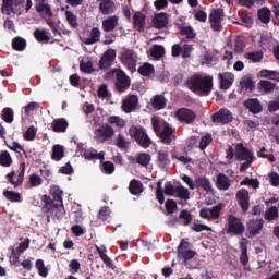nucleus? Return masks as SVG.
<instances>
[{"mask_svg":"<svg viewBox=\"0 0 279 279\" xmlns=\"http://www.w3.org/2000/svg\"><path fill=\"white\" fill-rule=\"evenodd\" d=\"M196 189H203L206 193H213V184L206 177H199L196 179Z\"/></svg>","mask_w":279,"mask_h":279,"instance_id":"nucleus-30","label":"nucleus"},{"mask_svg":"<svg viewBox=\"0 0 279 279\" xmlns=\"http://www.w3.org/2000/svg\"><path fill=\"white\" fill-rule=\"evenodd\" d=\"M51 128L57 133L66 132V128H69V121L64 118L54 119L51 123Z\"/></svg>","mask_w":279,"mask_h":279,"instance_id":"nucleus-26","label":"nucleus"},{"mask_svg":"<svg viewBox=\"0 0 279 279\" xmlns=\"http://www.w3.org/2000/svg\"><path fill=\"white\" fill-rule=\"evenodd\" d=\"M101 162V169L104 173H107L108 175L114 173V163L112 161H100Z\"/></svg>","mask_w":279,"mask_h":279,"instance_id":"nucleus-59","label":"nucleus"},{"mask_svg":"<svg viewBox=\"0 0 279 279\" xmlns=\"http://www.w3.org/2000/svg\"><path fill=\"white\" fill-rule=\"evenodd\" d=\"M83 158L85 160H100V162H104L106 160V151L98 153L95 148H88L84 151Z\"/></svg>","mask_w":279,"mask_h":279,"instance_id":"nucleus-20","label":"nucleus"},{"mask_svg":"<svg viewBox=\"0 0 279 279\" xmlns=\"http://www.w3.org/2000/svg\"><path fill=\"white\" fill-rule=\"evenodd\" d=\"M263 226H265V221L263 219H253L248 223V236L254 239V236H258L263 231Z\"/></svg>","mask_w":279,"mask_h":279,"instance_id":"nucleus-18","label":"nucleus"},{"mask_svg":"<svg viewBox=\"0 0 279 279\" xmlns=\"http://www.w3.org/2000/svg\"><path fill=\"white\" fill-rule=\"evenodd\" d=\"M117 77L116 86L118 90L123 93V90H126V88H130V77L123 72V70H113L111 71V74Z\"/></svg>","mask_w":279,"mask_h":279,"instance_id":"nucleus-13","label":"nucleus"},{"mask_svg":"<svg viewBox=\"0 0 279 279\" xmlns=\"http://www.w3.org/2000/svg\"><path fill=\"white\" fill-rule=\"evenodd\" d=\"M12 47L15 49V51H23L25 47H27V41L21 37H15L12 40Z\"/></svg>","mask_w":279,"mask_h":279,"instance_id":"nucleus-46","label":"nucleus"},{"mask_svg":"<svg viewBox=\"0 0 279 279\" xmlns=\"http://www.w3.org/2000/svg\"><path fill=\"white\" fill-rule=\"evenodd\" d=\"M129 134L132 138H135L136 143H138L141 147H144L145 149H147V147L151 145V140L149 138L143 126L132 125L129 129Z\"/></svg>","mask_w":279,"mask_h":279,"instance_id":"nucleus-6","label":"nucleus"},{"mask_svg":"<svg viewBox=\"0 0 279 279\" xmlns=\"http://www.w3.org/2000/svg\"><path fill=\"white\" fill-rule=\"evenodd\" d=\"M36 269L38 270L41 278H47V276H49V269L45 267V262L43 259H38L36 262Z\"/></svg>","mask_w":279,"mask_h":279,"instance_id":"nucleus-50","label":"nucleus"},{"mask_svg":"<svg viewBox=\"0 0 279 279\" xmlns=\"http://www.w3.org/2000/svg\"><path fill=\"white\" fill-rule=\"evenodd\" d=\"M235 158L240 162H243L240 167L241 173H243L246 169L252 167V162H254V153L250 150L243 143H239L235 145Z\"/></svg>","mask_w":279,"mask_h":279,"instance_id":"nucleus-4","label":"nucleus"},{"mask_svg":"<svg viewBox=\"0 0 279 279\" xmlns=\"http://www.w3.org/2000/svg\"><path fill=\"white\" fill-rule=\"evenodd\" d=\"M187 88L206 97L213 92V76L194 74L187 80Z\"/></svg>","mask_w":279,"mask_h":279,"instance_id":"nucleus-2","label":"nucleus"},{"mask_svg":"<svg viewBox=\"0 0 279 279\" xmlns=\"http://www.w3.org/2000/svg\"><path fill=\"white\" fill-rule=\"evenodd\" d=\"M35 8L36 11L43 16V19H51V16L53 15V13L51 12V8L47 3L36 4Z\"/></svg>","mask_w":279,"mask_h":279,"instance_id":"nucleus-36","label":"nucleus"},{"mask_svg":"<svg viewBox=\"0 0 279 279\" xmlns=\"http://www.w3.org/2000/svg\"><path fill=\"white\" fill-rule=\"evenodd\" d=\"M50 195L52 199L47 195L41 196V202L44 203L43 210L50 217H57L60 219V217L64 215V203L62 202V195H64V192L60 190V186L52 185L50 187Z\"/></svg>","mask_w":279,"mask_h":279,"instance_id":"nucleus-1","label":"nucleus"},{"mask_svg":"<svg viewBox=\"0 0 279 279\" xmlns=\"http://www.w3.org/2000/svg\"><path fill=\"white\" fill-rule=\"evenodd\" d=\"M166 106H167V99L165 98V96L156 95L153 98V108H155V110H162V108H165Z\"/></svg>","mask_w":279,"mask_h":279,"instance_id":"nucleus-40","label":"nucleus"},{"mask_svg":"<svg viewBox=\"0 0 279 279\" xmlns=\"http://www.w3.org/2000/svg\"><path fill=\"white\" fill-rule=\"evenodd\" d=\"M114 145L118 149H128L130 147V140H126L123 134H118L114 140Z\"/></svg>","mask_w":279,"mask_h":279,"instance_id":"nucleus-38","label":"nucleus"},{"mask_svg":"<svg viewBox=\"0 0 279 279\" xmlns=\"http://www.w3.org/2000/svg\"><path fill=\"white\" fill-rule=\"evenodd\" d=\"M117 58V52L112 49L107 50L100 59L99 68L100 69H110L112 66V62H114Z\"/></svg>","mask_w":279,"mask_h":279,"instance_id":"nucleus-19","label":"nucleus"},{"mask_svg":"<svg viewBox=\"0 0 279 279\" xmlns=\"http://www.w3.org/2000/svg\"><path fill=\"white\" fill-rule=\"evenodd\" d=\"M211 143H213V135L207 134L203 136L199 142V149L204 151V149H206V147H208V145H210Z\"/></svg>","mask_w":279,"mask_h":279,"instance_id":"nucleus-63","label":"nucleus"},{"mask_svg":"<svg viewBox=\"0 0 279 279\" xmlns=\"http://www.w3.org/2000/svg\"><path fill=\"white\" fill-rule=\"evenodd\" d=\"M96 251L98 252L105 265H107V267H109L110 269H114V264H112V259H110L106 254V246H96Z\"/></svg>","mask_w":279,"mask_h":279,"instance_id":"nucleus-35","label":"nucleus"},{"mask_svg":"<svg viewBox=\"0 0 279 279\" xmlns=\"http://www.w3.org/2000/svg\"><path fill=\"white\" fill-rule=\"evenodd\" d=\"M114 136V129L111 125H102L94 131V141L96 143H106Z\"/></svg>","mask_w":279,"mask_h":279,"instance_id":"nucleus-8","label":"nucleus"},{"mask_svg":"<svg viewBox=\"0 0 279 279\" xmlns=\"http://www.w3.org/2000/svg\"><path fill=\"white\" fill-rule=\"evenodd\" d=\"M120 60L131 73H134L136 71V64H138V54L131 49H122L120 52Z\"/></svg>","mask_w":279,"mask_h":279,"instance_id":"nucleus-7","label":"nucleus"},{"mask_svg":"<svg viewBox=\"0 0 279 279\" xmlns=\"http://www.w3.org/2000/svg\"><path fill=\"white\" fill-rule=\"evenodd\" d=\"M169 24V15L167 13H157L153 19V27L156 29H162Z\"/></svg>","mask_w":279,"mask_h":279,"instance_id":"nucleus-23","label":"nucleus"},{"mask_svg":"<svg viewBox=\"0 0 279 279\" xmlns=\"http://www.w3.org/2000/svg\"><path fill=\"white\" fill-rule=\"evenodd\" d=\"M80 69L83 73H93V61L88 58L83 59L80 63Z\"/></svg>","mask_w":279,"mask_h":279,"instance_id":"nucleus-47","label":"nucleus"},{"mask_svg":"<svg viewBox=\"0 0 279 279\" xmlns=\"http://www.w3.org/2000/svg\"><path fill=\"white\" fill-rule=\"evenodd\" d=\"M226 232L231 236H241L242 234H245V225H243L241 218L229 215Z\"/></svg>","mask_w":279,"mask_h":279,"instance_id":"nucleus-5","label":"nucleus"},{"mask_svg":"<svg viewBox=\"0 0 279 279\" xmlns=\"http://www.w3.org/2000/svg\"><path fill=\"white\" fill-rule=\"evenodd\" d=\"M263 51H253L245 54L246 60L251 62H260L263 60Z\"/></svg>","mask_w":279,"mask_h":279,"instance_id":"nucleus-51","label":"nucleus"},{"mask_svg":"<svg viewBox=\"0 0 279 279\" xmlns=\"http://www.w3.org/2000/svg\"><path fill=\"white\" fill-rule=\"evenodd\" d=\"M247 239H242L240 241V247H241V255H240V263L242 265H247L250 263V256L247 255Z\"/></svg>","mask_w":279,"mask_h":279,"instance_id":"nucleus-29","label":"nucleus"},{"mask_svg":"<svg viewBox=\"0 0 279 279\" xmlns=\"http://www.w3.org/2000/svg\"><path fill=\"white\" fill-rule=\"evenodd\" d=\"M175 118L181 123H186L187 125H190V123H193V121H195V119H197V113H195V111H193L189 108H181V109L177 110Z\"/></svg>","mask_w":279,"mask_h":279,"instance_id":"nucleus-12","label":"nucleus"},{"mask_svg":"<svg viewBox=\"0 0 279 279\" xmlns=\"http://www.w3.org/2000/svg\"><path fill=\"white\" fill-rule=\"evenodd\" d=\"M218 77L220 81V88L222 90H228V88H230V86H232V84L234 83V74L230 72L220 73Z\"/></svg>","mask_w":279,"mask_h":279,"instance_id":"nucleus-22","label":"nucleus"},{"mask_svg":"<svg viewBox=\"0 0 279 279\" xmlns=\"http://www.w3.org/2000/svg\"><path fill=\"white\" fill-rule=\"evenodd\" d=\"M99 10L101 14H112L116 10L114 2L111 0H104L99 4Z\"/></svg>","mask_w":279,"mask_h":279,"instance_id":"nucleus-33","label":"nucleus"},{"mask_svg":"<svg viewBox=\"0 0 279 279\" xmlns=\"http://www.w3.org/2000/svg\"><path fill=\"white\" fill-rule=\"evenodd\" d=\"M151 124L155 134H157L166 145H169V143L175 138V130H173L169 123L158 119V117H153Z\"/></svg>","mask_w":279,"mask_h":279,"instance_id":"nucleus-3","label":"nucleus"},{"mask_svg":"<svg viewBox=\"0 0 279 279\" xmlns=\"http://www.w3.org/2000/svg\"><path fill=\"white\" fill-rule=\"evenodd\" d=\"M232 49H233L236 53H241V51H243V50L245 49V41L243 40L242 37H238V38L233 41Z\"/></svg>","mask_w":279,"mask_h":279,"instance_id":"nucleus-56","label":"nucleus"},{"mask_svg":"<svg viewBox=\"0 0 279 279\" xmlns=\"http://www.w3.org/2000/svg\"><path fill=\"white\" fill-rule=\"evenodd\" d=\"M258 19L262 21V23H269V21H271V11L267 8L259 9Z\"/></svg>","mask_w":279,"mask_h":279,"instance_id":"nucleus-43","label":"nucleus"},{"mask_svg":"<svg viewBox=\"0 0 279 279\" xmlns=\"http://www.w3.org/2000/svg\"><path fill=\"white\" fill-rule=\"evenodd\" d=\"M191 230H193L194 232H204V230H206L207 232H213V228L199 223L198 220H195L194 222L191 223Z\"/></svg>","mask_w":279,"mask_h":279,"instance_id":"nucleus-44","label":"nucleus"},{"mask_svg":"<svg viewBox=\"0 0 279 279\" xmlns=\"http://www.w3.org/2000/svg\"><path fill=\"white\" fill-rule=\"evenodd\" d=\"M2 119L5 123H12L14 121V111L11 108H4L2 110Z\"/></svg>","mask_w":279,"mask_h":279,"instance_id":"nucleus-57","label":"nucleus"},{"mask_svg":"<svg viewBox=\"0 0 279 279\" xmlns=\"http://www.w3.org/2000/svg\"><path fill=\"white\" fill-rule=\"evenodd\" d=\"M259 88L266 93H271L276 88V84L269 81H260L258 84Z\"/></svg>","mask_w":279,"mask_h":279,"instance_id":"nucleus-62","label":"nucleus"},{"mask_svg":"<svg viewBox=\"0 0 279 279\" xmlns=\"http://www.w3.org/2000/svg\"><path fill=\"white\" fill-rule=\"evenodd\" d=\"M244 105L254 114H258V112H262V110H263V106L260 105V101H258V99H256V98L246 100Z\"/></svg>","mask_w":279,"mask_h":279,"instance_id":"nucleus-34","label":"nucleus"},{"mask_svg":"<svg viewBox=\"0 0 279 279\" xmlns=\"http://www.w3.org/2000/svg\"><path fill=\"white\" fill-rule=\"evenodd\" d=\"M25 141H34L36 138V128L29 126L24 133Z\"/></svg>","mask_w":279,"mask_h":279,"instance_id":"nucleus-64","label":"nucleus"},{"mask_svg":"<svg viewBox=\"0 0 279 279\" xmlns=\"http://www.w3.org/2000/svg\"><path fill=\"white\" fill-rule=\"evenodd\" d=\"M262 77H268V80H275V82H279V73L271 70H262L260 71Z\"/></svg>","mask_w":279,"mask_h":279,"instance_id":"nucleus-54","label":"nucleus"},{"mask_svg":"<svg viewBox=\"0 0 279 279\" xmlns=\"http://www.w3.org/2000/svg\"><path fill=\"white\" fill-rule=\"evenodd\" d=\"M23 3V0H2L1 12L7 16L10 14H14L16 12V8Z\"/></svg>","mask_w":279,"mask_h":279,"instance_id":"nucleus-16","label":"nucleus"},{"mask_svg":"<svg viewBox=\"0 0 279 279\" xmlns=\"http://www.w3.org/2000/svg\"><path fill=\"white\" fill-rule=\"evenodd\" d=\"M108 123L110 125H114L116 128H119V130H123V126L125 125V120L119 116H110L107 119Z\"/></svg>","mask_w":279,"mask_h":279,"instance_id":"nucleus-41","label":"nucleus"},{"mask_svg":"<svg viewBox=\"0 0 279 279\" xmlns=\"http://www.w3.org/2000/svg\"><path fill=\"white\" fill-rule=\"evenodd\" d=\"M223 22V10L216 9L209 14V23L215 32L221 29V23Z\"/></svg>","mask_w":279,"mask_h":279,"instance_id":"nucleus-15","label":"nucleus"},{"mask_svg":"<svg viewBox=\"0 0 279 279\" xmlns=\"http://www.w3.org/2000/svg\"><path fill=\"white\" fill-rule=\"evenodd\" d=\"M242 186H252V189H258L260 186V182L258 181V179H250V178H245L242 182H241Z\"/></svg>","mask_w":279,"mask_h":279,"instance_id":"nucleus-60","label":"nucleus"},{"mask_svg":"<svg viewBox=\"0 0 279 279\" xmlns=\"http://www.w3.org/2000/svg\"><path fill=\"white\" fill-rule=\"evenodd\" d=\"M136 106H138V96L129 95L122 102V110L126 114H130V112L136 110Z\"/></svg>","mask_w":279,"mask_h":279,"instance_id":"nucleus-17","label":"nucleus"},{"mask_svg":"<svg viewBox=\"0 0 279 279\" xmlns=\"http://www.w3.org/2000/svg\"><path fill=\"white\" fill-rule=\"evenodd\" d=\"M52 160H56V162H60L64 158V146L62 145H54L52 147V155H51Z\"/></svg>","mask_w":279,"mask_h":279,"instance_id":"nucleus-37","label":"nucleus"},{"mask_svg":"<svg viewBox=\"0 0 279 279\" xmlns=\"http://www.w3.org/2000/svg\"><path fill=\"white\" fill-rule=\"evenodd\" d=\"M119 26V16L113 15L102 21L104 32H114Z\"/></svg>","mask_w":279,"mask_h":279,"instance_id":"nucleus-25","label":"nucleus"},{"mask_svg":"<svg viewBox=\"0 0 279 279\" xmlns=\"http://www.w3.org/2000/svg\"><path fill=\"white\" fill-rule=\"evenodd\" d=\"M0 165L2 167H10V165H12V157L10 156V153L3 151L0 155Z\"/></svg>","mask_w":279,"mask_h":279,"instance_id":"nucleus-61","label":"nucleus"},{"mask_svg":"<svg viewBox=\"0 0 279 279\" xmlns=\"http://www.w3.org/2000/svg\"><path fill=\"white\" fill-rule=\"evenodd\" d=\"M150 53H151L153 58L160 59V58H162L165 56V47L159 46V45H155L150 49Z\"/></svg>","mask_w":279,"mask_h":279,"instance_id":"nucleus-55","label":"nucleus"},{"mask_svg":"<svg viewBox=\"0 0 279 279\" xmlns=\"http://www.w3.org/2000/svg\"><path fill=\"white\" fill-rule=\"evenodd\" d=\"M171 160L169 159V153L161 150L158 153V165L159 167H168L170 165Z\"/></svg>","mask_w":279,"mask_h":279,"instance_id":"nucleus-42","label":"nucleus"},{"mask_svg":"<svg viewBox=\"0 0 279 279\" xmlns=\"http://www.w3.org/2000/svg\"><path fill=\"white\" fill-rule=\"evenodd\" d=\"M147 21V16L143 12H136L133 15V26L137 32L145 31V23Z\"/></svg>","mask_w":279,"mask_h":279,"instance_id":"nucleus-24","label":"nucleus"},{"mask_svg":"<svg viewBox=\"0 0 279 279\" xmlns=\"http://www.w3.org/2000/svg\"><path fill=\"white\" fill-rule=\"evenodd\" d=\"M221 210H223V204H218L213 208H202L199 210V217L202 219H207V221H215L221 217Z\"/></svg>","mask_w":279,"mask_h":279,"instance_id":"nucleus-10","label":"nucleus"},{"mask_svg":"<svg viewBox=\"0 0 279 279\" xmlns=\"http://www.w3.org/2000/svg\"><path fill=\"white\" fill-rule=\"evenodd\" d=\"M34 37L37 43H49L51 40V33L47 29L37 28L34 32Z\"/></svg>","mask_w":279,"mask_h":279,"instance_id":"nucleus-28","label":"nucleus"},{"mask_svg":"<svg viewBox=\"0 0 279 279\" xmlns=\"http://www.w3.org/2000/svg\"><path fill=\"white\" fill-rule=\"evenodd\" d=\"M110 208L109 207H101L98 213V218L100 221H104L105 223L110 222Z\"/></svg>","mask_w":279,"mask_h":279,"instance_id":"nucleus-48","label":"nucleus"},{"mask_svg":"<svg viewBox=\"0 0 279 279\" xmlns=\"http://www.w3.org/2000/svg\"><path fill=\"white\" fill-rule=\"evenodd\" d=\"M101 38V31L99 28L94 27L90 31L89 37H84L83 43L84 45H95V43H99Z\"/></svg>","mask_w":279,"mask_h":279,"instance_id":"nucleus-27","label":"nucleus"},{"mask_svg":"<svg viewBox=\"0 0 279 279\" xmlns=\"http://www.w3.org/2000/svg\"><path fill=\"white\" fill-rule=\"evenodd\" d=\"M129 191L132 195H141V193H143V183L137 180H132L129 185Z\"/></svg>","mask_w":279,"mask_h":279,"instance_id":"nucleus-39","label":"nucleus"},{"mask_svg":"<svg viewBox=\"0 0 279 279\" xmlns=\"http://www.w3.org/2000/svg\"><path fill=\"white\" fill-rule=\"evenodd\" d=\"M191 243L186 240H182L178 247V258H181L186 263V260H191V258H195V251L190 250Z\"/></svg>","mask_w":279,"mask_h":279,"instance_id":"nucleus-11","label":"nucleus"},{"mask_svg":"<svg viewBox=\"0 0 279 279\" xmlns=\"http://www.w3.org/2000/svg\"><path fill=\"white\" fill-rule=\"evenodd\" d=\"M179 219H183L184 226H191V222L193 221V215L186 209H183L180 215Z\"/></svg>","mask_w":279,"mask_h":279,"instance_id":"nucleus-58","label":"nucleus"},{"mask_svg":"<svg viewBox=\"0 0 279 279\" xmlns=\"http://www.w3.org/2000/svg\"><path fill=\"white\" fill-rule=\"evenodd\" d=\"M174 197H178L183 202H189V199H191V191L183 185L175 186Z\"/></svg>","mask_w":279,"mask_h":279,"instance_id":"nucleus-31","label":"nucleus"},{"mask_svg":"<svg viewBox=\"0 0 279 279\" xmlns=\"http://www.w3.org/2000/svg\"><path fill=\"white\" fill-rule=\"evenodd\" d=\"M138 73L144 77H149V75H154V65L150 63H144L142 66H140Z\"/></svg>","mask_w":279,"mask_h":279,"instance_id":"nucleus-45","label":"nucleus"},{"mask_svg":"<svg viewBox=\"0 0 279 279\" xmlns=\"http://www.w3.org/2000/svg\"><path fill=\"white\" fill-rule=\"evenodd\" d=\"M216 186L220 191H228V189H230V178L223 173L218 174Z\"/></svg>","mask_w":279,"mask_h":279,"instance_id":"nucleus-32","label":"nucleus"},{"mask_svg":"<svg viewBox=\"0 0 279 279\" xmlns=\"http://www.w3.org/2000/svg\"><path fill=\"white\" fill-rule=\"evenodd\" d=\"M265 219L267 221H274V219H278V207L272 206L268 208L265 213Z\"/></svg>","mask_w":279,"mask_h":279,"instance_id":"nucleus-52","label":"nucleus"},{"mask_svg":"<svg viewBox=\"0 0 279 279\" xmlns=\"http://www.w3.org/2000/svg\"><path fill=\"white\" fill-rule=\"evenodd\" d=\"M3 195L9 202H22L21 193L19 192L4 191Z\"/></svg>","mask_w":279,"mask_h":279,"instance_id":"nucleus-49","label":"nucleus"},{"mask_svg":"<svg viewBox=\"0 0 279 279\" xmlns=\"http://www.w3.org/2000/svg\"><path fill=\"white\" fill-rule=\"evenodd\" d=\"M232 119H234L232 112H230L228 109H220L218 112L211 116V121L214 123H222V125L232 123Z\"/></svg>","mask_w":279,"mask_h":279,"instance_id":"nucleus-14","label":"nucleus"},{"mask_svg":"<svg viewBox=\"0 0 279 279\" xmlns=\"http://www.w3.org/2000/svg\"><path fill=\"white\" fill-rule=\"evenodd\" d=\"M165 195L169 197H175V186L171 183H166L162 190V182L157 183L156 197L159 204H165Z\"/></svg>","mask_w":279,"mask_h":279,"instance_id":"nucleus-9","label":"nucleus"},{"mask_svg":"<svg viewBox=\"0 0 279 279\" xmlns=\"http://www.w3.org/2000/svg\"><path fill=\"white\" fill-rule=\"evenodd\" d=\"M136 162L142 167H147V165L151 162V156H149L148 154L142 153L137 156Z\"/></svg>","mask_w":279,"mask_h":279,"instance_id":"nucleus-53","label":"nucleus"},{"mask_svg":"<svg viewBox=\"0 0 279 279\" xmlns=\"http://www.w3.org/2000/svg\"><path fill=\"white\" fill-rule=\"evenodd\" d=\"M236 198L244 213L250 209V192L247 190H240L236 193Z\"/></svg>","mask_w":279,"mask_h":279,"instance_id":"nucleus-21","label":"nucleus"}]
</instances>
